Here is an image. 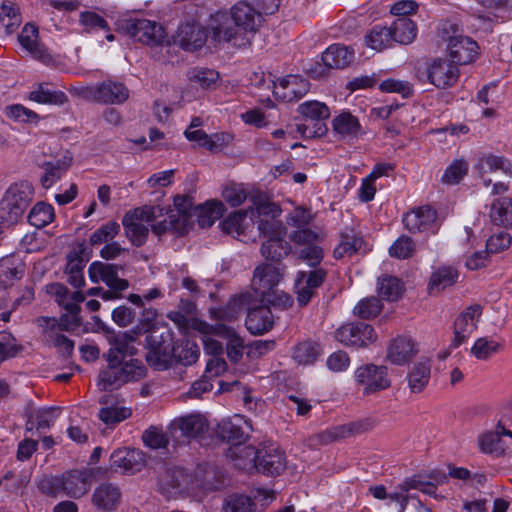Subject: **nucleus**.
Returning a JSON list of instances; mask_svg holds the SVG:
<instances>
[{
    "label": "nucleus",
    "instance_id": "obj_1",
    "mask_svg": "<svg viewBox=\"0 0 512 512\" xmlns=\"http://www.w3.org/2000/svg\"><path fill=\"white\" fill-rule=\"evenodd\" d=\"M252 201L255 205L252 215L257 214L259 218L258 231L266 238L261 253L268 260L279 261L292 251L291 245L285 240L286 228L278 219L281 209L275 203L263 201L259 195L254 196Z\"/></svg>",
    "mask_w": 512,
    "mask_h": 512
},
{
    "label": "nucleus",
    "instance_id": "obj_2",
    "mask_svg": "<svg viewBox=\"0 0 512 512\" xmlns=\"http://www.w3.org/2000/svg\"><path fill=\"white\" fill-rule=\"evenodd\" d=\"M108 366L99 373L97 386L102 391H112L128 382H135L146 374V367L138 359L126 362L107 361Z\"/></svg>",
    "mask_w": 512,
    "mask_h": 512
},
{
    "label": "nucleus",
    "instance_id": "obj_3",
    "mask_svg": "<svg viewBox=\"0 0 512 512\" xmlns=\"http://www.w3.org/2000/svg\"><path fill=\"white\" fill-rule=\"evenodd\" d=\"M457 24L445 21L438 28V35L446 41L447 50L455 65H465L474 61L478 54V44L469 37L458 34Z\"/></svg>",
    "mask_w": 512,
    "mask_h": 512
},
{
    "label": "nucleus",
    "instance_id": "obj_4",
    "mask_svg": "<svg viewBox=\"0 0 512 512\" xmlns=\"http://www.w3.org/2000/svg\"><path fill=\"white\" fill-rule=\"evenodd\" d=\"M174 209L170 210L166 217L152 225V231L161 236L166 232L182 236L193 226V203L188 196H176Z\"/></svg>",
    "mask_w": 512,
    "mask_h": 512
},
{
    "label": "nucleus",
    "instance_id": "obj_5",
    "mask_svg": "<svg viewBox=\"0 0 512 512\" xmlns=\"http://www.w3.org/2000/svg\"><path fill=\"white\" fill-rule=\"evenodd\" d=\"M34 190L28 182L11 185L0 202V219L17 223L28 208Z\"/></svg>",
    "mask_w": 512,
    "mask_h": 512
},
{
    "label": "nucleus",
    "instance_id": "obj_6",
    "mask_svg": "<svg viewBox=\"0 0 512 512\" xmlns=\"http://www.w3.org/2000/svg\"><path fill=\"white\" fill-rule=\"evenodd\" d=\"M146 361L156 370H165L173 362V341L169 331H152L146 337Z\"/></svg>",
    "mask_w": 512,
    "mask_h": 512
},
{
    "label": "nucleus",
    "instance_id": "obj_7",
    "mask_svg": "<svg viewBox=\"0 0 512 512\" xmlns=\"http://www.w3.org/2000/svg\"><path fill=\"white\" fill-rule=\"evenodd\" d=\"M156 218L155 207L137 208L124 215L122 225L125 229L127 238L135 246L143 245L149 234V226L155 225Z\"/></svg>",
    "mask_w": 512,
    "mask_h": 512
},
{
    "label": "nucleus",
    "instance_id": "obj_8",
    "mask_svg": "<svg viewBox=\"0 0 512 512\" xmlns=\"http://www.w3.org/2000/svg\"><path fill=\"white\" fill-rule=\"evenodd\" d=\"M119 29L134 40L154 47L162 46L166 40L163 27L147 19H127L120 23Z\"/></svg>",
    "mask_w": 512,
    "mask_h": 512
},
{
    "label": "nucleus",
    "instance_id": "obj_9",
    "mask_svg": "<svg viewBox=\"0 0 512 512\" xmlns=\"http://www.w3.org/2000/svg\"><path fill=\"white\" fill-rule=\"evenodd\" d=\"M421 82L428 81L438 89L452 87L459 79V68L448 59H434L424 69H418Z\"/></svg>",
    "mask_w": 512,
    "mask_h": 512
},
{
    "label": "nucleus",
    "instance_id": "obj_10",
    "mask_svg": "<svg viewBox=\"0 0 512 512\" xmlns=\"http://www.w3.org/2000/svg\"><path fill=\"white\" fill-rule=\"evenodd\" d=\"M357 386L362 388L364 395L374 394L390 387L388 369L383 365L363 364L354 372Z\"/></svg>",
    "mask_w": 512,
    "mask_h": 512
},
{
    "label": "nucleus",
    "instance_id": "obj_11",
    "mask_svg": "<svg viewBox=\"0 0 512 512\" xmlns=\"http://www.w3.org/2000/svg\"><path fill=\"white\" fill-rule=\"evenodd\" d=\"M354 59V51L340 44L328 47L322 54L323 63H316L309 71L313 79H321L329 69H343Z\"/></svg>",
    "mask_w": 512,
    "mask_h": 512
},
{
    "label": "nucleus",
    "instance_id": "obj_12",
    "mask_svg": "<svg viewBox=\"0 0 512 512\" xmlns=\"http://www.w3.org/2000/svg\"><path fill=\"white\" fill-rule=\"evenodd\" d=\"M83 96L103 104H121L129 98V90L120 82L103 81L97 85L83 89Z\"/></svg>",
    "mask_w": 512,
    "mask_h": 512
},
{
    "label": "nucleus",
    "instance_id": "obj_13",
    "mask_svg": "<svg viewBox=\"0 0 512 512\" xmlns=\"http://www.w3.org/2000/svg\"><path fill=\"white\" fill-rule=\"evenodd\" d=\"M335 337L340 343L346 346L360 348L374 342L377 335L371 325L357 322L347 323L339 327Z\"/></svg>",
    "mask_w": 512,
    "mask_h": 512
},
{
    "label": "nucleus",
    "instance_id": "obj_14",
    "mask_svg": "<svg viewBox=\"0 0 512 512\" xmlns=\"http://www.w3.org/2000/svg\"><path fill=\"white\" fill-rule=\"evenodd\" d=\"M327 271L323 268H315L311 271H298L294 281L295 293L299 305H307L316 290L326 279Z\"/></svg>",
    "mask_w": 512,
    "mask_h": 512
},
{
    "label": "nucleus",
    "instance_id": "obj_15",
    "mask_svg": "<svg viewBox=\"0 0 512 512\" xmlns=\"http://www.w3.org/2000/svg\"><path fill=\"white\" fill-rule=\"evenodd\" d=\"M95 470L93 468L73 469L61 475L63 493L74 499L86 495L91 488Z\"/></svg>",
    "mask_w": 512,
    "mask_h": 512
},
{
    "label": "nucleus",
    "instance_id": "obj_16",
    "mask_svg": "<svg viewBox=\"0 0 512 512\" xmlns=\"http://www.w3.org/2000/svg\"><path fill=\"white\" fill-rule=\"evenodd\" d=\"M140 335L141 328L139 325H136L129 331L115 335L112 338L110 349L104 355L106 361L125 362V357L135 355L138 351L135 343L138 341Z\"/></svg>",
    "mask_w": 512,
    "mask_h": 512
},
{
    "label": "nucleus",
    "instance_id": "obj_17",
    "mask_svg": "<svg viewBox=\"0 0 512 512\" xmlns=\"http://www.w3.org/2000/svg\"><path fill=\"white\" fill-rule=\"evenodd\" d=\"M208 430V422L201 414H189L175 418L169 425L171 437L179 442L181 438H194Z\"/></svg>",
    "mask_w": 512,
    "mask_h": 512
},
{
    "label": "nucleus",
    "instance_id": "obj_18",
    "mask_svg": "<svg viewBox=\"0 0 512 512\" xmlns=\"http://www.w3.org/2000/svg\"><path fill=\"white\" fill-rule=\"evenodd\" d=\"M88 276L92 283L104 282L112 290H126L129 283L118 276L117 266L101 261H94L88 268Z\"/></svg>",
    "mask_w": 512,
    "mask_h": 512
},
{
    "label": "nucleus",
    "instance_id": "obj_19",
    "mask_svg": "<svg viewBox=\"0 0 512 512\" xmlns=\"http://www.w3.org/2000/svg\"><path fill=\"white\" fill-rule=\"evenodd\" d=\"M110 465L115 472L134 474L145 466V456L137 449H116L110 456Z\"/></svg>",
    "mask_w": 512,
    "mask_h": 512
},
{
    "label": "nucleus",
    "instance_id": "obj_20",
    "mask_svg": "<svg viewBox=\"0 0 512 512\" xmlns=\"http://www.w3.org/2000/svg\"><path fill=\"white\" fill-rule=\"evenodd\" d=\"M121 500V489L110 482L96 486L91 495V503L98 512H114L121 504Z\"/></svg>",
    "mask_w": 512,
    "mask_h": 512
},
{
    "label": "nucleus",
    "instance_id": "obj_21",
    "mask_svg": "<svg viewBox=\"0 0 512 512\" xmlns=\"http://www.w3.org/2000/svg\"><path fill=\"white\" fill-rule=\"evenodd\" d=\"M47 292L55 297L57 303L71 316L72 322L77 324L79 322V304L85 300V296L80 291L70 292L69 289L61 283H53L47 286Z\"/></svg>",
    "mask_w": 512,
    "mask_h": 512
},
{
    "label": "nucleus",
    "instance_id": "obj_22",
    "mask_svg": "<svg viewBox=\"0 0 512 512\" xmlns=\"http://www.w3.org/2000/svg\"><path fill=\"white\" fill-rule=\"evenodd\" d=\"M284 275V269L272 264H262L255 268L252 287L260 296L270 293L280 282Z\"/></svg>",
    "mask_w": 512,
    "mask_h": 512
},
{
    "label": "nucleus",
    "instance_id": "obj_23",
    "mask_svg": "<svg viewBox=\"0 0 512 512\" xmlns=\"http://www.w3.org/2000/svg\"><path fill=\"white\" fill-rule=\"evenodd\" d=\"M208 30L212 41L216 43L230 42L239 35L232 15L227 12H217L213 15Z\"/></svg>",
    "mask_w": 512,
    "mask_h": 512
},
{
    "label": "nucleus",
    "instance_id": "obj_24",
    "mask_svg": "<svg viewBox=\"0 0 512 512\" xmlns=\"http://www.w3.org/2000/svg\"><path fill=\"white\" fill-rule=\"evenodd\" d=\"M205 328L211 333L226 339V350L228 358L234 363L240 361L243 356L244 340L234 330V328L224 323H216L215 325L205 324Z\"/></svg>",
    "mask_w": 512,
    "mask_h": 512
},
{
    "label": "nucleus",
    "instance_id": "obj_25",
    "mask_svg": "<svg viewBox=\"0 0 512 512\" xmlns=\"http://www.w3.org/2000/svg\"><path fill=\"white\" fill-rule=\"evenodd\" d=\"M297 111L303 118H310L318 121L316 123V127H311L313 131L309 128L307 134L325 135L327 133L328 128L325 121L330 116V110L325 103L315 100L306 101L298 106Z\"/></svg>",
    "mask_w": 512,
    "mask_h": 512
},
{
    "label": "nucleus",
    "instance_id": "obj_26",
    "mask_svg": "<svg viewBox=\"0 0 512 512\" xmlns=\"http://www.w3.org/2000/svg\"><path fill=\"white\" fill-rule=\"evenodd\" d=\"M286 467V458L284 452L271 446L257 450V460L255 470L266 475H278Z\"/></svg>",
    "mask_w": 512,
    "mask_h": 512
},
{
    "label": "nucleus",
    "instance_id": "obj_27",
    "mask_svg": "<svg viewBox=\"0 0 512 512\" xmlns=\"http://www.w3.org/2000/svg\"><path fill=\"white\" fill-rule=\"evenodd\" d=\"M480 305H472L461 313L454 322V339L452 345L460 346L476 329V323L481 316Z\"/></svg>",
    "mask_w": 512,
    "mask_h": 512
},
{
    "label": "nucleus",
    "instance_id": "obj_28",
    "mask_svg": "<svg viewBox=\"0 0 512 512\" xmlns=\"http://www.w3.org/2000/svg\"><path fill=\"white\" fill-rule=\"evenodd\" d=\"M436 210L430 206L416 208L403 217V223L410 232L435 231Z\"/></svg>",
    "mask_w": 512,
    "mask_h": 512
},
{
    "label": "nucleus",
    "instance_id": "obj_29",
    "mask_svg": "<svg viewBox=\"0 0 512 512\" xmlns=\"http://www.w3.org/2000/svg\"><path fill=\"white\" fill-rule=\"evenodd\" d=\"M370 429L371 423L368 420L356 421L328 428L317 434L316 438L320 444H329Z\"/></svg>",
    "mask_w": 512,
    "mask_h": 512
},
{
    "label": "nucleus",
    "instance_id": "obj_30",
    "mask_svg": "<svg viewBox=\"0 0 512 512\" xmlns=\"http://www.w3.org/2000/svg\"><path fill=\"white\" fill-rule=\"evenodd\" d=\"M231 15L238 31L255 32L262 23V13L247 2H239L232 7Z\"/></svg>",
    "mask_w": 512,
    "mask_h": 512
},
{
    "label": "nucleus",
    "instance_id": "obj_31",
    "mask_svg": "<svg viewBox=\"0 0 512 512\" xmlns=\"http://www.w3.org/2000/svg\"><path fill=\"white\" fill-rule=\"evenodd\" d=\"M208 34L205 29L195 23H185L179 26L176 41L185 50L200 49L207 41Z\"/></svg>",
    "mask_w": 512,
    "mask_h": 512
},
{
    "label": "nucleus",
    "instance_id": "obj_32",
    "mask_svg": "<svg viewBox=\"0 0 512 512\" xmlns=\"http://www.w3.org/2000/svg\"><path fill=\"white\" fill-rule=\"evenodd\" d=\"M38 38V28L32 23H27L18 35L19 43L23 49L35 59L47 61L50 59V55L47 53L44 46L40 44Z\"/></svg>",
    "mask_w": 512,
    "mask_h": 512
},
{
    "label": "nucleus",
    "instance_id": "obj_33",
    "mask_svg": "<svg viewBox=\"0 0 512 512\" xmlns=\"http://www.w3.org/2000/svg\"><path fill=\"white\" fill-rule=\"evenodd\" d=\"M274 316L267 306H258L249 309L245 321L246 328L252 334L261 335L273 327Z\"/></svg>",
    "mask_w": 512,
    "mask_h": 512
},
{
    "label": "nucleus",
    "instance_id": "obj_34",
    "mask_svg": "<svg viewBox=\"0 0 512 512\" xmlns=\"http://www.w3.org/2000/svg\"><path fill=\"white\" fill-rule=\"evenodd\" d=\"M417 353L414 341L407 336L395 338L388 347L387 359L396 365H403Z\"/></svg>",
    "mask_w": 512,
    "mask_h": 512
},
{
    "label": "nucleus",
    "instance_id": "obj_35",
    "mask_svg": "<svg viewBox=\"0 0 512 512\" xmlns=\"http://www.w3.org/2000/svg\"><path fill=\"white\" fill-rule=\"evenodd\" d=\"M334 132L343 140L353 141L363 134L359 120L350 112H342L332 121Z\"/></svg>",
    "mask_w": 512,
    "mask_h": 512
},
{
    "label": "nucleus",
    "instance_id": "obj_36",
    "mask_svg": "<svg viewBox=\"0 0 512 512\" xmlns=\"http://www.w3.org/2000/svg\"><path fill=\"white\" fill-rule=\"evenodd\" d=\"M242 422L248 425V423L241 417H236L234 420H222L217 425L216 432L218 437L231 445L245 443L248 438V434L243 430Z\"/></svg>",
    "mask_w": 512,
    "mask_h": 512
},
{
    "label": "nucleus",
    "instance_id": "obj_37",
    "mask_svg": "<svg viewBox=\"0 0 512 512\" xmlns=\"http://www.w3.org/2000/svg\"><path fill=\"white\" fill-rule=\"evenodd\" d=\"M226 456L240 470L251 471L256 467L257 450L251 445L245 443L230 445Z\"/></svg>",
    "mask_w": 512,
    "mask_h": 512
},
{
    "label": "nucleus",
    "instance_id": "obj_38",
    "mask_svg": "<svg viewBox=\"0 0 512 512\" xmlns=\"http://www.w3.org/2000/svg\"><path fill=\"white\" fill-rule=\"evenodd\" d=\"M275 89V95L290 102L303 97L309 90V84L298 76H288L282 79Z\"/></svg>",
    "mask_w": 512,
    "mask_h": 512
},
{
    "label": "nucleus",
    "instance_id": "obj_39",
    "mask_svg": "<svg viewBox=\"0 0 512 512\" xmlns=\"http://www.w3.org/2000/svg\"><path fill=\"white\" fill-rule=\"evenodd\" d=\"M489 217L493 224L505 228L512 227V197L499 196L490 204Z\"/></svg>",
    "mask_w": 512,
    "mask_h": 512
},
{
    "label": "nucleus",
    "instance_id": "obj_40",
    "mask_svg": "<svg viewBox=\"0 0 512 512\" xmlns=\"http://www.w3.org/2000/svg\"><path fill=\"white\" fill-rule=\"evenodd\" d=\"M22 17L19 6L9 0L0 6V35H11L20 26Z\"/></svg>",
    "mask_w": 512,
    "mask_h": 512
},
{
    "label": "nucleus",
    "instance_id": "obj_41",
    "mask_svg": "<svg viewBox=\"0 0 512 512\" xmlns=\"http://www.w3.org/2000/svg\"><path fill=\"white\" fill-rule=\"evenodd\" d=\"M458 270L451 266H442L435 270L430 277L428 290L430 294H437L454 285L458 279Z\"/></svg>",
    "mask_w": 512,
    "mask_h": 512
},
{
    "label": "nucleus",
    "instance_id": "obj_42",
    "mask_svg": "<svg viewBox=\"0 0 512 512\" xmlns=\"http://www.w3.org/2000/svg\"><path fill=\"white\" fill-rule=\"evenodd\" d=\"M388 30L391 32V43L410 44L417 35L415 23L406 17L396 19Z\"/></svg>",
    "mask_w": 512,
    "mask_h": 512
},
{
    "label": "nucleus",
    "instance_id": "obj_43",
    "mask_svg": "<svg viewBox=\"0 0 512 512\" xmlns=\"http://www.w3.org/2000/svg\"><path fill=\"white\" fill-rule=\"evenodd\" d=\"M246 303L245 296H234L223 307L210 309V315L213 319L222 322H232L237 319Z\"/></svg>",
    "mask_w": 512,
    "mask_h": 512
},
{
    "label": "nucleus",
    "instance_id": "obj_44",
    "mask_svg": "<svg viewBox=\"0 0 512 512\" xmlns=\"http://www.w3.org/2000/svg\"><path fill=\"white\" fill-rule=\"evenodd\" d=\"M193 211H197L196 215L201 227H210L223 216L225 207L220 201L208 200L202 205L193 207Z\"/></svg>",
    "mask_w": 512,
    "mask_h": 512
},
{
    "label": "nucleus",
    "instance_id": "obj_45",
    "mask_svg": "<svg viewBox=\"0 0 512 512\" xmlns=\"http://www.w3.org/2000/svg\"><path fill=\"white\" fill-rule=\"evenodd\" d=\"M430 363L428 360L417 362L407 376L408 386L412 393L421 392L430 380Z\"/></svg>",
    "mask_w": 512,
    "mask_h": 512
},
{
    "label": "nucleus",
    "instance_id": "obj_46",
    "mask_svg": "<svg viewBox=\"0 0 512 512\" xmlns=\"http://www.w3.org/2000/svg\"><path fill=\"white\" fill-rule=\"evenodd\" d=\"M23 264L13 257L0 259V286L7 287L23 276Z\"/></svg>",
    "mask_w": 512,
    "mask_h": 512
},
{
    "label": "nucleus",
    "instance_id": "obj_47",
    "mask_svg": "<svg viewBox=\"0 0 512 512\" xmlns=\"http://www.w3.org/2000/svg\"><path fill=\"white\" fill-rule=\"evenodd\" d=\"M28 99L39 104L63 105L67 102V96L59 90H51L44 84L29 93Z\"/></svg>",
    "mask_w": 512,
    "mask_h": 512
},
{
    "label": "nucleus",
    "instance_id": "obj_48",
    "mask_svg": "<svg viewBox=\"0 0 512 512\" xmlns=\"http://www.w3.org/2000/svg\"><path fill=\"white\" fill-rule=\"evenodd\" d=\"M84 267V260L78 253L73 252L68 254L65 270L67 282L75 288H80L85 283L83 274Z\"/></svg>",
    "mask_w": 512,
    "mask_h": 512
},
{
    "label": "nucleus",
    "instance_id": "obj_49",
    "mask_svg": "<svg viewBox=\"0 0 512 512\" xmlns=\"http://www.w3.org/2000/svg\"><path fill=\"white\" fill-rule=\"evenodd\" d=\"M254 209L255 205L252 202V205L248 210H239L230 214L223 223L224 230H226L228 233L236 232L238 234H242L244 232L246 226L245 221L248 216L250 217L251 221L257 225L259 218L257 217V214L252 215V210Z\"/></svg>",
    "mask_w": 512,
    "mask_h": 512
},
{
    "label": "nucleus",
    "instance_id": "obj_50",
    "mask_svg": "<svg viewBox=\"0 0 512 512\" xmlns=\"http://www.w3.org/2000/svg\"><path fill=\"white\" fill-rule=\"evenodd\" d=\"M41 168L43 173L40 177V183L43 188L49 189L62 179L68 166L67 162H43Z\"/></svg>",
    "mask_w": 512,
    "mask_h": 512
},
{
    "label": "nucleus",
    "instance_id": "obj_51",
    "mask_svg": "<svg viewBox=\"0 0 512 512\" xmlns=\"http://www.w3.org/2000/svg\"><path fill=\"white\" fill-rule=\"evenodd\" d=\"M199 355L198 345L189 340L181 341L173 347V360L185 366L194 364Z\"/></svg>",
    "mask_w": 512,
    "mask_h": 512
},
{
    "label": "nucleus",
    "instance_id": "obj_52",
    "mask_svg": "<svg viewBox=\"0 0 512 512\" xmlns=\"http://www.w3.org/2000/svg\"><path fill=\"white\" fill-rule=\"evenodd\" d=\"M257 195L261 196L263 201H267L263 194L258 191L249 193L243 184H233L227 186L223 191L224 200L231 207L240 206L247 198H249L250 202L252 203V198Z\"/></svg>",
    "mask_w": 512,
    "mask_h": 512
},
{
    "label": "nucleus",
    "instance_id": "obj_53",
    "mask_svg": "<svg viewBox=\"0 0 512 512\" xmlns=\"http://www.w3.org/2000/svg\"><path fill=\"white\" fill-rule=\"evenodd\" d=\"M404 291V286L401 280L394 276H384L378 279V292L379 295L388 300H398Z\"/></svg>",
    "mask_w": 512,
    "mask_h": 512
},
{
    "label": "nucleus",
    "instance_id": "obj_54",
    "mask_svg": "<svg viewBox=\"0 0 512 512\" xmlns=\"http://www.w3.org/2000/svg\"><path fill=\"white\" fill-rule=\"evenodd\" d=\"M222 510L223 512H255L256 505L249 496L234 493L226 496Z\"/></svg>",
    "mask_w": 512,
    "mask_h": 512
},
{
    "label": "nucleus",
    "instance_id": "obj_55",
    "mask_svg": "<svg viewBox=\"0 0 512 512\" xmlns=\"http://www.w3.org/2000/svg\"><path fill=\"white\" fill-rule=\"evenodd\" d=\"M55 217L52 205L39 202L29 212L28 221L36 228H43L50 224Z\"/></svg>",
    "mask_w": 512,
    "mask_h": 512
},
{
    "label": "nucleus",
    "instance_id": "obj_56",
    "mask_svg": "<svg viewBox=\"0 0 512 512\" xmlns=\"http://www.w3.org/2000/svg\"><path fill=\"white\" fill-rule=\"evenodd\" d=\"M121 231L120 224L116 221H108L96 229L89 238L92 246L107 244L119 235Z\"/></svg>",
    "mask_w": 512,
    "mask_h": 512
},
{
    "label": "nucleus",
    "instance_id": "obj_57",
    "mask_svg": "<svg viewBox=\"0 0 512 512\" xmlns=\"http://www.w3.org/2000/svg\"><path fill=\"white\" fill-rule=\"evenodd\" d=\"M363 245V239L355 234L342 235L340 243L335 247L333 255L336 259L351 257Z\"/></svg>",
    "mask_w": 512,
    "mask_h": 512
},
{
    "label": "nucleus",
    "instance_id": "obj_58",
    "mask_svg": "<svg viewBox=\"0 0 512 512\" xmlns=\"http://www.w3.org/2000/svg\"><path fill=\"white\" fill-rule=\"evenodd\" d=\"M188 80L203 89H209L219 79V73L213 69L195 67L187 72Z\"/></svg>",
    "mask_w": 512,
    "mask_h": 512
},
{
    "label": "nucleus",
    "instance_id": "obj_59",
    "mask_svg": "<svg viewBox=\"0 0 512 512\" xmlns=\"http://www.w3.org/2000/svg\"><path fill=\"white\" fill-rule=\"evenodd\" d=\"M320 354V345L312 341L302 342L294 349V359L303 365L313 364Z\"/></svg>",
    "mask_w": 512,
    "mask_h": 512
},
{
    "label": "nucleus",
    "instance_id": "obj_60",
    "mask_svg": "<svg viewBox=\"0 0 512 512\" xmlns=\"http://www.w3.org/2000/svg\"><path fill=\"white\" fill-rule=\"evenodd\" d=\"M366 45L381 51L391 45V32L387 26H375L365 37Z\"/></svg>",
    "mask_w": 512,
    "mask_h": 512
},
{
    "label": "nucleus",
    "instance_id": "obj_61",
    "mask_svg": "<svg viewBox=\"0 0 512 512\" xmlns=\"http://www.w3.org/2000/svg\"><path fill=\"white\" fill-rule=\"evenodd\" d=\"M131 409L115 404L107 405L99 410V418L106 425H115L131 416Z\"/></svg>",
    "mask_w": 512,
    "mask_h": 512
},
{
    "label": "nucleus",
    "instance_id": "obj_62",
    "mask_svg": "<svg viewBox=\"0 0 512 512\" xmlns=\"http://www.w3.org/2000/svg\"><path fill=\"white\" fill-rule=\"evenodd\" d=\"M382 307L381 301L377 297L371 296L360 300L354 307L353 313L362 319H370L376 317Z\"/></svg>",
    "mask_w": 512,
    "mask_h": 512
},
{
    "label": "nucleus",
    "instance_id": "obj_63",
    "mask_svg": "<svg viewBox=\"0 0 512 512\" xmlns=\"http://www.w3.org/2000/svg\"><path fill=\"white\" fill-rule=\"evenodd\" d=\"M502 348L501 344L488 337H482L476 340L471 353L480 360H486L492 355L496 354Z\"/></svg>",
    "mask_w": 512,
    "mask_h": 512
},
{
    "label": "nucleus",
    "instance_id": "obj_64",
    "mask_svg": "<svg viewBox=\"0 0 512 512\" xmlns=\"http://www.w3.org/2000/svg\"><path fill=\"white\" fill-rule=\"evenodd\" d=\"M294 254L297 256V259L307 263L312 268H316L324 256L323 249L317 243L296 248Z\"/></svg>",
    "mask_w": 512,
    "mask_h": 512
}]
</instances>
